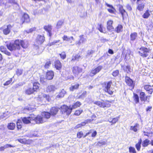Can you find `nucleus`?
Segmentation results:
<instances>
[{"instance_id": "338daca9", "label": "nucleus", "mask_w": 153, "mask_h": 153, "mask_svg": "<svg viewBox=\"0 0 153 153\" xmlns=\"http://www.w3.org/2000/svg\"><path fill=\"white\" fill-rule=\"evenodd\" d=\"M152 106H148L146 109V112H150L152 109Z\"/></svg>"}, {"instance_id": "603ef678", "label": "nucleus", "mask_w": 153, "mask_h": 153, "mask_svg": "<svg viewBox=\"0 0 153 153\" xmlns=\"http://www.w3.org/2000/svg\"><path fill=\"white\" fill-rule=\"evenodd\" d=\"M118 117H116L113 118L111 120H109V123H111V125H112L116 123L118 120Z\"/></svg>"}, {"instance_id": "bf43d9fd", "label": "nucleus", "mask_w": 153, "mask_h": 153, "mask_svg": "<svg viewBox=\"0 0 153 153\" xmlns=\"http://www.w3.org/2000/svg\"><path fill=\"white\" fill-rule=\"evenodd\" d=\"M63 22L62 20L59 21L57 24H56V27L58 28H60L63 25Z\"/></svg>"}, {"instance_id": "37998d69", "label": "nucleus", "mask_w": 153, "mask_h": 153, "mask_svg": "<svg viewBox=\"0 0 153 153\" xmlns=\"http://www.w3.org/2000/svg\"><path fill=\"white\" fill-rule=\"evenodd\" d=\"M66 93V92L65 90L64 89H62L57 96V97L58 98L63 97H64Z\"/></svg>"}, {"instance_id": "393cba45", "label": "nucleus", "mask_w": 153, "mask_h": 153, "mask_svg": "<svg viewBox=\"0 0 153 153\" xmlns=\"http://www.w3.org/2000/svg\"><path fill=\"white\" fill-rule=\"evenodd\" d=\"M62 40L63 41L68 42L70 43L72 42V41H74V39L73 36L68 37L66 35H64L62 37Z\"/></svg>"}, {"instance_id": "f03ea898", "label": "nucleus", "mask_w": 153, "mask_h": 153, "mask_svg": "<svg viewBox=\"0 0 153 153\" xmlns=\"http://www.w3.org/2000/svg\"><path fill=\"white\" fill-rule=\"evenodd\" d=\"M45 41V37L44 35H38L33 45L35 49L38 52H42L43 49L42 45Z\"/></svg>"}, {"instance_id": "b1692460", "label": "nucleus", "mask_w": 153, "mask_h": 153, "mask_svg": "<svg viewBox=\"0 0 153 153\" xmlns=\"http://www.w3.org/2000/svg\"><path fill=\"white\" fill-rule=\"evenodd\" d=\"M97 29L101 33H106V32L105 30V29L102 23H98L97 24Z\"/></svg>"}, {"instance_id": "4d7b16f0", "label": "nucleus", "mask_w": 153, "mask_h": 153, "mask_svg": "<svg viewBox=\"0 0 153 153\" xmlns=\"http://www.w3.org/2000/svg\"><path fill=\"white\" fill-rule=\"evenodd\" d=\"M83 133L82 131H80L78 132L77 133V137L78 138H80L82 137H83Z\"/></svg>"}, {"instance_id": "4be33fe9", "label": "nucleus", "mask_w": 153, "mask_h": 153, "mask_svg": "<svg viewBox=\"0 0 153 153\" xmlns=\"http://www.w3.org/2000/svg\"><path fill=\"white\" fill-rule=\"evenodd\" d=\"M13 24L12 25L10 24L7 25V28L3 29L2 30L4 34L5 35L9 34L10 32V30L13 27Z\"/></svg>"}, {"instance_id": "774afa93", "label": "nucleus", "mask_w": 153, "mask_h": 153, "mask_svg": "<svg viewBox=\"0 0 153 153\" xmlns=\"http://www.w3.org/2000/svg\"><path fill=\"white\" fill-rule=\"evenodd\" d=\"M80 57V56L78 54L74 56V57L72 58L71 60L74 61L77 59H79Z\"/></svg>"}, {"instance_id": "9b49d317", "label": "nucleus", "mask_w": 153, "mask_h": 153, "mask_svg": "<svg viewBox=\"0 0 153 153\" xmlns=\"http://www.w3.org/2000/svg\"><path fill=\"white\" fill-rule=\"evenodd\" d=\"M103 68L102 66V65H99L94 68H93L90 71L89 76H90L92 77L94 76L97 74Z\"/></svg>"}, {"instance_id": "c9c22d12", "label": "nucleus", "mask_w": 153, "mask_h": 153, "mask_svg": "<svg viewBox=\"0 0 153 153\" xmlns=\"http://www.w3.org/2000/svg\"><path fill=\"white\" fill-rule=\"evenodd\" d=\"M137 36V34L136 32H134L131 33L130 35V39L132 41L135 40Z\"/></svg>"}, {"instance_id": "a19ab883", "label": "nucleus", "mask_w": 153, "mask_h": 153, "mask_svg": "<svg viewBox=\"0 0 153 153\" xmlns=\"http://www.w3.org/2000/svg\"><path fill=\"white\" fill-rule=\"evenodd\" d=\"M82 105L81 103L79 101H77L74 103L72 106V108L75 109L79 107Z\"/></svg>"}, {"instance_id": "ddd939ff", "label": "nucleus", "mask_w": 153, "mask_h": 153, "mask_svg": "<svg viewBox=\"0 0 153 153\" xmlns=\"http://www.w3.org/2000/svg\"><path fill=\"white\" fill-rule=\"evenodd\" d=\"M113 21L111 19H109L107 21L106 27L108 31H112L114 30V28L113 26Z\"/></svg>"}, {"instance_id": "7ed1b4c3", "label": "nucleus", "mask_w": 153, "mask_h": 153, "mask_svg": "<svg viewBox=\"0 0 153 153\" xmlns=\"http://www.w3.org/2000/svg\"><path fill=\"white\" fill-rule=\"evenodd\" d=\"M113 83L111 80L104 82L101 84L104 91L109 95H112L114 93V91L111 88Z\"/></svg>"}, {"instance_id": "0e129e2a", "label": "nucleus", "mask_w": 153, "mask_h": 153, "mask_svg": "<svg viewBox=\"0 0 153 153\" xmlns=\"http://www.w3.org/2000/svg\"><path fill=\"white\" fill-rule=\"evenodd\" d=\"M0 50L1 52L4 53L7 50V49L5 46H1L0 47Z\"/></svg>"}, {"instance_id": "680f3d73", "label": "nucleus", "mask_w": 153, "mask_h": 153, "mask_svg": "<svg viewBox=\"0 0 153 153\" xmlns=\"http://www.w3.org/2000/svg\"><path fill=\"white\" fill-rule=\"evenodd\" d=\"M22 70L17 69L16 72V74L18 76H19L22 75Z\"/></svg>"}, {"instance_id": "39448f33", "label": "nucleus", "mask_w": 153, "mask_h": 153, "mask_svg": "<svg viewBox=\"0 0 153 153\" xmlns=\"http://www.w3.org/2000/svg\"><path fill=\"white\" fill-rule=\"evenodd\" d=\"M151 49L146 47L142 46L139 48L138 53L140 56L143 57H146L149 55Z\"/></svg>"}, {"instance_id": "ea45409f", "label": "nucleus", "mask_w": 153, "mask_h": 153, "mask_svg": "<svg viewBox=\"0 0 153 153\" xmlns=\"http://www.w3.org/2000/svg\"><path fill=\"white\" fill-rule=\"evenodd\" d=\"M150 140L147 138L145 139L142 142V145L143 147H147L150 144Z\"/></svg>"}, {"instance_id": "412c9836", "label": "nucleus", "mask_w": 153, "mask_h": 153, "mask_svg": "<svg viewBox=\"0 0 153 153\" xmlns=\"http://www.w3.org/2000/svg\"><path fill=\"white\" fill-rule=\"evenodd\" d=\"M32 88L35 92H37L39 90L40 88V84L38 82L32 83Z\"/></svg>"}, {"instance_id": "a878e982", "label": "nucleus", "mask_w": 153, "mask_h": 153, "mask_svg": "<svg viewBox=\"0 0 153 153\" xmlns=\"http://www.w3.org/2000/svg\"><path fill=\"white\" fill-rule=\"evenodd\" d=\"M105 5L107 7L110 8L107 9V10L109 13L112 14H114L115 13L116 10L115 8L112 5L109 4L107 3H105Z\"/></svg>"}, {"instance_id": "f704fd0d", "label": "nucleus", "mask_w": 153, "mask_h": 153, "mask_svg": "<svg viewBox=\"0 0 153 153\" xmlns=\"http://www.w3.org/2000/svg\"><path fill=\"white\" fill-rule=\"evenodd\" d=\"M16 127V124L14 123L11 122L8 124L7 128L9 130H13Z\"/></svg>"}, {"instance_id": "5fc2aeb1", "label": "nucleus", "mask_w": 153, "mask_h": 153, "mask_svg": "<svg viewBox=\"0 0 153 153\" xmlns=\"http://www.w3.org/2000/svg\"><path fill=\"white\" fill-rule=\"evenodd\" d=\"M83 112L82 110L78 109L76 110L73 115L76 116H79Z\"/></svg>"}, {"instance_id": "f8f14e48", "label": "nucleus", "mask_w": 153, "mask_h": 153, "mask_svg": "<svg viewBox=\"0 0 153 153\" xmlns=\"http://www.w3.org/2000/svg\"><path fill=\"white\" fill-rule=\"evenodd\" d=\"M125 82L129 87L131 88V89H133L135 86V84L133 80L129 77L126 76Z\"/></svg>"}, {"instance_id": "72a5a7b5", "label": "nucleus", "mask_w": 153, "mask_h": 153, "mask_svg": "<svg viewBox=\"0 0 153 153\" xmlns=\"http://www.w3.org/2000/svg\"><path fill=\"white\" fill-rule=\"evenodd\" d=\"M16 124L17 129L18 130H21L22 127V124L21 120L18 119Z\"/></svg>"}, {"instance_id": "09e8293b", "label": "nucleus", "mask_w": 153, "mask_h": 153, "mask_svg": "<svg viewBox=\"0 0 153 153\" xmlns=\"http://www.w3.org/2000/svg\"><path fill=\"white\" fill-rule=\"evenodd\" d=\"M146 27L148 30H151L153 28V22L152 21L149 22V23L146 25Z\"/></svg>"}, {"instance_id": "5701e85b", "label": "nucleus", "mask_w": 153, "mask_h": 153, "mask_svg": "<svg viewBox=\"0 0 153 153\" xmlns=\"http://www.w3.org/2000/svg\"><path fill=\"white\" fill-rule=\"evenodd\" d=\"M80 84L79 83L74 82L69 87V90L71 91H73L74 90H77L79 88Z\"/></svg>"}, {"instance_id": "69168bd1", "label": "nucleus", "mask_w": 153, "mask_h": 153, "mask_svg": "<svg viewBox=\"0 0 153 153\" xmlns=\"http://www.w3.org/2000/svg\"><path fill=\"white\" fill-rule=\"evenodd\" d=\"M94 52V51L92 50H88L87 51V55L88 56H90L93 54Z\"/></svg>"}, {"instance_id": "864d4df0", "label": "nucleus", "mask_w": 153, "mask_h": 153, "mask_svg": "<svg viewBox=\"0 0 153 153\" xmlns=\"http://www.w3.org/2000/svg\"><path fill=\"white\" fill-rule=\"evenodd\" d=\"M59 55L60 56L61 58L63 60L65 59L66 57V52L64 51H62L61 53H59Z\"/></svg>"}, {"instance_id": "052dcab7", "label": "nucleus", "mask_w": 153, "mask_h": 153, "mask_svg": "<svg viewBox=\"0 0 153 153\" xmlns=\"http://www.w3.org/2000/svg\"><path fill=\"white\" fill-rule=\"evenodd\" d=\"M12 81V78H10L8 80L6 81L4 84V86L8 85L11 83Z\"/></svg>"}, {"instance_id": "dca6fc26", "label": "nucleus", "mask_w": 153, "mask_h": 153, "mask_svg": "<svg viewBox=\"0 0 153 153\" xmlns=\"http://www.w3.org/2000/svg\"><path fill=\"white\" fill-rule=\"evenodd\" d=\"M18 141L24 144L30 145L32 142V140L30 139H27L25 138H19L17 139Z\"/></svg>"}, {"instance_id": "49530a36", "label": "nucleus", "mask_w": 153, "mask_h": 153, "mask_svg": "<svg viewBox=\"0 0 153 153\" xmlns=\"http://www.w3.org/2000/svg\"><path fill=\"white\" fill-rule=\"evenodd\" d=\"M79 37L80 39L77 43V44L79 45H80L81 43H83L86 40V39L84 37L83 35H82L80 36Z\"/></svg>"}, {"instance_id": "a211bd4d", "label": "nucleus", "mask_w": 153, "mask_h": 153, "mask_svg": "<svg viewBox=\"0 0 153 153\" xmlns=\"http://www.w3.org/2000/svg\"><path fill=\"white\" fill-rule=\"evenodd\" d=\"M143 88L149 94H151L153 92V85H145L143 86Z\"/></svg>"}, {"instance_id": "c03bdc74", "label": "nucleus", "mask_w": 153, "mask_h": 153, "mask_svg": "<svg viewBox=\"0 0 153 153\" xmlns=\"http://www.w3.org/2000/svg\"><path fill=\"white\" fill-rule=\"evenodd\" d=\"M21 119L22 122L24 124H28L30 123H31L28 117H25L22 118H21Z\"/></svg>"}, {"instance_id": "aec40b11", "label": "nucleus", "mask_w": 153, "mask_h": 153, "mask_svg": "<svg viewBox=\"0 0 153 153\" xmlns=\"http://www.w3.org/2000/svg\"><path fill=\"white\" fill-rule=\"evenodd\" d=\"M54 67L56 70L60 71L62 67V63L59 60H56L54 62Z\"/></svg>"}, {"instance_id": "f257e3e1", "label": "nucleus", "mask_w": 153, "mask_h": 153, "mask_svg": "<svg viewBox=\"0 0 153 153\" xmlns=\"http://www.w3.org/2000/svg\"><path fill=\"white\" fill-rule=\"evenodd\" d=\"M21 46L24 49L27 48L28 45L24 40L19 39L15 40L13 43H10L6 45L7 48L11 51L16 50H20Z\"/></svg>"}, {"instance_id": "c756f323", "label": "nucleus", "mask_w": 153, "mask_h": 153, "mask_svg": "<svg viewBox=\"0 0 153 153\" xmlns=\"http://www.w3.org/2000/svg\"><path fill=\"white\" fill-rule=\"evenodd\" d=\"M42 115L43 118L46 119H49L51 116L50 112L48 111H43L42 113Z\"/></svg>"}, {"instance_id": "2f4dec72", "label": "nucleus", "mask_w": 153, "mask_h": 153, "mask_svg": "<svg viewBox=\"0 0 153 153\" xmlns=\"http://www.w3.org/2000/svg\"><path fill=\"white\" fill-rule=\"evenodd\" d=\"M139 128V125L137 123L135 124L134 126H131L130 127V129L133 131L134 132H136L137 131Z\"/></svg>"}, {"instance_id": "3c124183", "label": "nucleus", "mask_w": 153, "mask_h": 153, "mask_svg": "<svg viewBox=\"0 0 153 153\" xmlns=\"http://www.w3.org/2000/svg\"><path fill=\"white\" fill-rule=\"evenodd\" d=\"M51 64V61L49 59L48 61L46 62L44 65V68L45 69H48Z\"/></svg>"}, {"instance_id": "13d9d810", "label": "nucleus", "mask_w": 153, "mask_h": 153, "mask_svg": "<svg viewBox=\"0 0 153 153\" xmlns=\"http://www.w3.org/2000/svg\"><path fill=\"white\" fill-rule=\"evenodd\" d=\"M129 152L131 153H136V152L134 148L131 146H130L129 148Z\"/></svg>"}, {"instance_id": "473e14b6", "label": "nucleus", "mask_w": 153, "mask_h": 153, "mask_svg": "<svg viewBox=\"0 0 153 153\" xmlns=\"http://www.w3.org/2000/svg\"><path fill=\"white\" fill-rule=\"evenodd\" d=\"M42 98H43L42 99V98L40 97V100H42L44 98H45L48 102H50L51 100V97L48 94H43L42 96Z\"/></svg>"}, {"instance_id": "6e6552de", "label": "nucleus", "mask_w": 153, "mask_h": 153, "mask_svg": "<svg viewBox=\"0 0 153 153\" xmlns=\"http://www.w3.org/2000/svg\"><path fill=\"white\" fill-rule=\"evenodd\" d=\"M61 112L63 114H66L67 115H70L72 111L73 108L70 107L66 105H63L61 106Z\"/></svg>"}, {"instance_id": "bb28decb", "label": "nucleus", "mask_w": 153, "mask_h": 153, "mask_svg": "<svg viewBox=\"0 0 153 153\" xmlns=\"http://www.w3.org/2000/svg\"><path fill=\"white\" fill-rule=\"evenodd\" d=\"M122 68L125 72H126L128 74H130L131 71V67L130 65H128L126 66H122Z\"/></svg>"}, {"instance_id": "cd10ccee", "label": "nucleus", "mask_w": 153, "mask_h": 153, "mask_svg": "<svg viewBox=\"0 0 153 153\" xmlns=\"http://www.w3.org/2000/svg\"><path fill=\"white\" fill-rule=\"evenodd\" d=\"M123 26L121 24H118L116 27L115 29V31L117 33H120L123 31Z\"/></svg>"}, {"instance_id": "e2e57ef3", "label": "nucleus", "mask_w": 153, "mask_h": 153, "mask_svg": "<svg viewBox=\"0 0 153 153\" xmlns=\"http://www.w3.org/2000/svg\"><path fill=\"white\" fill-rule=\"evenodd\" d=\"M87 94V92L86 91H85L83 92L79 96L78 98H81L85 97Z\"/></svg>"}, {"instance_id": "6ab92c4d", "label": "nucleus", "mask_w": 153, "mask_h": 153, "mask_svg": "<svg viewBox=\"0 0 153 153\" xmlns=\"http://www.w3.org/2000/svg\"><path fill=\"white\" fill-rule=\"evenodd\" d=\"M22 23H28L30 21V17L26 13H24L21 18Z\"/></svg>"}, {"instance_id": "423d86ee", "label": "nucleus", "mask_w": 153, "mask_h": 153, "mask_svg": "<svg viewBox=\"0 0 153 153\" xmlns=\"http://www.w3.org/2000/svg\"><path fill=\"white\" fill-rule=\"evenodd\" d=\"M136 92L139 93L140 98L141 102H149L150 96L146 95V93L139 89L136 90Z\"/></svg>"}, {"instance_id": "7c9ffc66", "label": "nucleus", "mask_w": 153, "mask_h": 153, "mask_svg": "<svg viewBox=\"0 0 153 153\" xmlns=\"http://www.w3.org/2000/svg\"><path fill=\"white\" fill-rule=\"evenodd\" d=\"M25 92L27 94L30 95L33 94L35 92L32 88L28 87L25 90Z\"/></svg>"}, {"instance_id": "9d476101", "label": "nucleus", "mask_w": 153, "mask_h": 153, "mask_svg": "<svg viewBox=\"0 0 153 153\" xmlns=\"http://www.w3.org/2000/svg\"><path fill=\"white\" fill-rule=\"evenodd\" d=\"M146 2V0H137V9L139 11L143 10Z\"/></svg>"}, {"instance_id": "a18cd8bd", "label": "nucleus", "mask_w": 153, "mask_h": 153, "mask_svg": "<svg viewBox=\"0 0 153 153\" xmlns=\"http://www.w3.org/2000/svg\"><path fill=\"white\" fill-rule=\"evenodd\" d=\"M47 80H48L46 77L41 76L40 77V83L43 85H45L46 84Z\"/></svg>"}, {"instance_id": "6e6d98bb", "label": "nucleus", "mask_w": 153, "mask_h": 153, "mask_svg": "<svg viewBox=\"0 0 153 153\" xmlns=\"http://www.w3.org/2000/svg\"><path fill=\"white\" fill-rule=\"evenodd\" d=\"M119 74V71L118 70H116L114 71L112 73V75L114 77H116L118 76Z\"/></svg>"}, {"instance_id": "79ce46f5", "label": "nucleus", "mask_w": 153, "mask_h": 153, "mask_svg": "<svg viewBox=\"0 0 153 153\" xmlns=\"http://www.w3.org/2000/svg\"><path fill=\"white\" fill-rule=\"evenodd\" d=\"M142 142V140L141 138H140L138 142V143H136L135 145L136 148L137 150L139 151H140L141 146V144Z\"/></svg>"}, {"instance_id": "0eeeda50", "label": "nucleus", "mask_w": 153, "mask_h": 153, "mask_svg": "<svg viewBox=\"0 0 153 153\" xmlns=\"http://www.w3.org/2000/svg\"><path fill=\"white\" fill-rule=\"evenodd\" d=\"M72 72L75 77L80 76H82V74L83 73V69L77 66H74L72 68Z\"/></svg>"}, {"instance_id": "f3484780", "label": "nucleus", "mask_w": 153, "mask_h": 153, "mask_svg": "<svg viewBox=\"0 0 153 153\" xmlns=\"http://www.w3.org/2000/svg\"><path fill=\"white\" fill-rule=\"evenodd\" d=\"M60 109L59 107L57 106H53L50 109V113L51 116H54L58 113Z\"/></svg>"}, {"instance_id": "58836bf2", "label": "nucleus", "mask_w": 153, "mask_h": 153, "mask_svg": "<svg viewBox=\"0 0 153 153\" xmlns=\"http://www.w3.org/2000/svg\"><path fill=\"white\" fill-rule=\"evenodd\" d=\"M150 11L149 10H146L145 13L142 15V17L144 19H147L149 17L150 15Z\"/></svg>"}, {"instance_id": "c85d7f7f", "label": "nucleus", "mask_w": 153, "mask_h": 153, "mask_svg": "<svg viewBox=\"0 0 153 153\" xmlns=\"http://www.w3.org/2000/svg\"><path fill=\"white\" fill-rule=\"evenodd\" d=\"M43 118L40 115H38L36 117L35 123H41L44 122Z\"/></svg>"}, {"instance_id": "e433bc0d", "label": "nucleus", "mask_w": 153, "mask_h": 153, "mask_svg": "<svg viewBox=\"0 0 153 153\" xmlns=\"http://www.w3.org/2000/svg\"><path fill=\"white\" fill-rule=\"evenodd\" d=\"M133 98L135 104H137L139 102V97L137 94L135 93L133 94Z\"/></svg>"}, {"instance_id": "1a4fd4ad", "label": "nucleus", "mask_w": 153, "mask_h": 153, "mask_svg": "<svg viewBox=\"0 0 153 153\" xmlns=\"http://www.w3.org/2000/svg\"><path fill=\"white\" fill-rule=\"evenodd\" d=\"M118 10L119 14L120 15L123 20L125 18H126L128 16L127 12L124 9L123 6L122 5H119Z\"/></svg>"}, {"instance_id": "8fccbe9b", "label": "nucleus", "mask_w": 153, "mask_h": 153, "mask_svg": "<svg viewBox=\"0 0 153 153\" xmlns=\"http://www.w3.org/2000/svg\"><path fill=\"white\" fill-rule=\"evenodd\" d=\"M36 117V116L33 114H31L30 115V116L28 117L30 123H31L32 121H33L35 122Z\"/></svg>"}, {"instance_id": "4c0bfd02", "label": "nucleus", "mask_w": 153, "mask_h": 153, "mask_svg": "<svg viewBox=\"0 0 153 153\" xmlns=\"http://www.w3.org/2000/svg\"><path fill=\"white\" fill-rule=\"evenodd\" d=\"M56 89L54 85H50L47 87V92H50L54 91Z\"/></svg>"}, {"instance_id": "20e7f679", "label": "nucleus", "mask_w": 153, "mask_h": 153, "mask_svg": "<svg viewBox=\"0 0 153 153\" xmlns=\"http://www.w3.org/2000/svg\"><path fill=\"white\" fill-rule=\"evenodd\" d=\"M111 101L107 100H101V101H95L94 103L100 108L105 109L109 108L111 106Z\"/></svg>"}, {"instance_id": "de8ad7c7", "label": "nucleus", "mask_w": 153, "mask_h": 153, "mask_svg": "<svg viewBox=\"0 0 153 153\" xmlns=\"http://www.w3.org/2000/svg\"><path fill=\"white\" fill-rule=\"evenodd\" d=\"M9 117L8 112L3 113L0 115V119L6 118Z\"/></svg>"}, {"instance_id": "4468645a", "label": "nucleus", "mask_w": 153, "mask_h": 153, "mask_svg": "<svg viewBox=\"0 0 153 153\" xmlns=\"http://www.w3.org/2000/svg\"><path fill=\"white\" fill-rule=\"evenodd\" d=\"M43 28L48 33V36L50 37L52 35V26L50 24H48L47 25H44Z\"/></svg>"}, {"instance_id": "2eb2a0df", "label": "nucleus", "mask_w": 153, "mask_h": 153, "mask_svg": "<svg viewBox=\"0 0 153 153\" xmlns=\"http://www.w3.org/2000/svg\"><path fill=\"white\" fill-rule=\"evenodd\" d=\"M54 74L53 71L52 70H48L45 74V77L48 80L52 79L54 76Z\"/></svg>"}]
</instances>
